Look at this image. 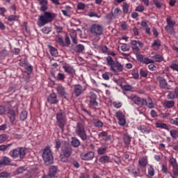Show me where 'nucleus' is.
I'll return each instance as SVG.
<instances>
[{"label":"nucleus","instance_id":"nucleus-29","mask_svg":"<svg viewBox=\"0 0 178 178\" xmlns=\"http://www.w3.org/2000/svg\"><path fill=\"white\" fill-rule=\"evenodd\" d=\"M72 9V8L69 6H65V10H62L61 12L63 13V15H64V16H70V10Z\"/></svg>","mask_w":178,"mask_h":178},{"label":"nucleus","instance_id":"nucleus-55","mask_svg":"<svg viewBox=\"0 0 178 178\" xmlns=\"http://www.w3.org/2000/svg\"><path fill=\"white\" fill-rule=\"evenodd\" d=\"M42 31L44 33V34H49V33H51V27H44L42 29Z\"/></svg>","mask_w":178,"mask_h":178},{"label":"nucleus","instance_id":"nucleus-15","mask_svg":"<svg viewBox=\"0 0 178 178\" xmlns=\"http://www.w3.org/2000/svg\"><path fill=\"white\" fill-rule=\"evenodd\" d=\"M47 101L51 104H58V97H57L56 95L55 94V92L50 94L47 97Z\"/></svg>","mask_w":178,"mask_h":178},{"label":"nucleus","instance_id":"nucleus-2","mask_svg":"<svg viewBox=\"0 0 178 178\" xmlns=\"http://www.w3.org/2000/svg\"><path fill=\"white\" fill-rule=\"evenodd\" d=\"M56 16V15L54 13L44 12L43 15L40 16L38 20V25L39 27H42L43 26H45V24H48V23L53 22Z\"/></svg>","mask_w":178,"mask_h":178},{"label":"nucleus","instance_id":"nucleus-43","mask_svg":"<svg viewBox=\"0 0 178 178\" xmlns=\"http://www.w3.org/2000/svg\"><path fill=\"white\" fill-rule=\"evenodd\" d=\"M135 54H136L137 60H138V62H140L141 63H143V62L145 59L144 56H143L142 54H138V52L135 53Z\"/></svg>","mask_w":178,"mask_h":178},{"label":"nucleus","instance_id":"nucleus-40","mask_svg":"<svg viewBox=\"0 0 178 178\" xmlns=\"http://www.w3.org/2000/svg\"><path fill=\"white\" fill-rule=\"evenodd\" d=\"M116 67L118 72H123V65L118 61L115 62V64L114 65V68Z\"/></svg>","mask_w":178,"mask_h":178},{"label":"nucleus","instance_id":"nucleus-62","mask_svg":"<svg viewBox=\"0 0 178 178\" xmlns=\"http://www.w3.org/2000/svg\"><path fill=\"white\" fill-rule=\"evenodd\" d=\"M10 175L9 173L6 172H3L0 173V177L1 178H8L9 177Z\"/></svg>","mask_w":178,"mask_h":178},{"label":"nucleus","instance_id":"nucleus-38","mask_svg":"<svg viewBox=\"0 0 178 178\" xmlns=\"http://www.w3.org/2000/svg\"><path fill=\"white\" fill-rule=\"evenodd\" d=\"M169 163L170 165H171V166L175 167V166H177V160H176L175 158L174 157H170V160H169Z\"/></svg>","mask_w":178,"mask_h":178},{"label":"nucleus","instance_id":"nucleus-1","mask_svg":"<svg viewBox=\"0 0 178 178\" xmlns=\"http://www.w3.org/2000/svg\"><path fill=\"white\" fill-rule=\"evenodd\" d=\"M9 155L13 159H24L27 155V149L23 147H19L15 149H11Z\"/></svg>","mask_w":178,"mask_h":178},{"label":"nucleus","instance_id":"nucleus-58","mask_svg":"<svg viewBox=\"0 0 178 178\" xmlns=\"http://www.w3.org/2000/svg\"><path fill=\"white\" fill-rule=\"evenodd\" d=\"M170 123L174 126H178V118L170 119Z\"/></svg>","mask_w":178,"mask_h":178},{"label":"nucleus","instance_id":"nucleus-63","mask_svg":"<svg viewBox=\"0 0 178 178\" xmlns=\"http://www.w3.org/2000/svg\"><path fill=\"white\" fill-rule=\"evenodd\" d=\"M102 77L104 79V80H109V72H105L104 74H102Z\"/></svg>","mask_w":178,"mask_h":178},{"label":"nucleus","instance_id":"nucleus-64","mask_svg":"<svg viewBox=\"0 0 178 178\" xmlns=\"http://www.w3.org/2000/svg\"><path fill=\"white\" fill-rule=\"evenodd\" d=\"M67 158H69V157H66L63 154L60 155V159L61 162H65V163L67 162V161H68Z\"/></svg>","mask_w":178,"mask_h":178},{"label":"nucleus","instance_id":"nucleus-21","mask_svg":"<svg viewBox=\"0 0 178 178\" xmlns=\"http://www.w3.org/2000/svg\"><path fill=\"white\" fill-rule=\"evenodd\" d=\"M138 130L141 131L143 134H149V133H152V129L149 127H145L144 125H141L138 128Z\"/></svg>","mask_w":178,"mask_h":178},{"label":"nucleus","instance_id":"nucleus-11","mask_svg":"<svg viewBox=\"0 0 178 178\" xmlns=\"http://www.w3.org/2000/svg\"><path fill=\"white\" fill-rule=\"evenodd\" d=\"M84 91H86V87L80 84H76L74 86V94L75 97H80Z\"/></svg>","mask_w":178,"mask_h":178},{"label":"nucleus","instance_id":"nucleus-18","mask_svg":"<svg viewBox=\"0 0 178 178\" xmlns=\"http://www.w3.org/2000/svg\"><path fill=\"white\" fill-rule=\"evenodd\" d=\"M58 170V168L55 165H51L49 169V172L48 175L44 176L42 178H52L55 175H56V171Z\"/></svg>","mask_w":178,"mask_h":178},{"label":"nucleus","instance_id":"nucleus-32","mask_svg":"<svg viewBox=\"0 0 178 178\" xmlns=\"http://www.w3.org/2000/svg\"><path fill=\"white\" fill-rule=\"evenodd\" d=\"M19 15H12L8 17V22H17L19 20Z\"/></svg>","mask_w":178,"mask_h":178},{"label":"nucleus","instance_id":"nucleus-33","mask_svg":"<svg viewBox=\"0 0 178 178\" xmlns=\"http://www.w3.org/2000/svg\"><path fill=\"white\" fill-rule=\"evenodd\" d=\"M72 147L77 148V147H79L80 145V140L76 138H72Z\"/></svg>","mask_w":178,"mask_h":178},{"label":"nucleus","instance_id":"nucleus-35","mask_svg":"<svg viewBox=\"0 0 178 178\" xmlns=\"http://www.w3.org/2000/svg\"><path fill=\"white\" fill-rule=\"evenodd\" d=\"M154 175H155V170L154 169V168L152 167V165H150L147 172V177H153Z\"/></svg>","mask_w":178,"mask_h":178},{"label":"nucleus","instance_id":"nucleus-42","mask_svg":"<svg viewBox=\"0 0 178 178\" xmlns=\"http://www.w3.org/2000/svg\"><path fill=\"white\" fill-rule=\"evenodd\" d=\"M142 63H145V65H149V63H155V60L148 58H145L143 61H142Z\"/></svg>","mask_w":178,"mask_h":178},{"label":"nucleus","instance_id":"nucleus-39","mask_svg":"<svg viewBox=\"0 0 178 178\" xmlns=\"http://www.w3.org/2000/svg\"><path fill=\"white\" fill-rule=\"evenodd\" d=\"M12 145H13V143H9L7 145H0V151L5 152V151H6V149H8L9 148V147H12Z\"/></svg>","mask_w":178,"mask_h":178},{"label":"nucleus","instance_id":"nucleus-36","mask_svg":"<svg viewBox=\"0 0 178 178\" xmlns=\"http://www.w3.org/2000/svg\"><path fill=\"white\" fill-rule=\"evenodd\" d=\"M152 58L155 62H162L163 60V57L161 54H156Z\"/></svg>","mask_w":178,"mask_h":178},{"label":"nucleus","instance_id":"nucleus-50","mask_svg":"<svg viewBox=\"0 0 178 178\" xmlns=\"http://www.w3.org/2000/svg\"><path fill=\"white\" fill-rule=\"evenodd\" d=\"M140 74L142 77H147L148 76V72L143 68H141L140 70Z\"/></svg>","mask_w":178,"mask_h":178},{"label":"nucleus","instance_id":"nucleus-22","mask_svg":"<svg viewBox=\"0 0 178 178\" xmlns=\"http://www.w3.org/2000/svg\"><path fill=\"white\" fill-rule=\"evenodd\" d=\"M155 126L157 129H163L164 130H169V127L165 123L161 121H158L155 123Z\"/></svg>","mask_w":178,"mask_h":178},{"label":"nucleus","instance_id":"nucleus-56","mask_svg":"<svg viewBox=\"0 0 178 178\" xmlns=\"http://www.w3.org/2000/svg\"><path fill=\"white\" fill-rule=\"evenodd\" d=\"M161 170L164 175H166L168 173V165L166 164H163L161 165Z\"/></svg>","mask_w":178,"mask_h":178},{"label":"nucleus","instance_id":"nucleus-30","mask_svg":"<svg viewBox=\"0 0 178 178\" xmlns=\"http://www.w3.org/2000/svg\"><path fill=\"white\" fill-rule=\"evenodd\" d=\"M99 162L100 163H108L109 162V156H102L99 159Z\"/></svg>","mask_w":178,"mask_h":178},{"label":"nucleus","instance_id":"nucleus-48","mask_svg":"<svg viewBox=\"0 0 178 178\" xmlns=\"http://www.w3.org/2000/svg\"><path fill=\"white\" fill-rule=\"evenodd\" d=\"M94 124L95 127H99V128L102 127V126H104V123H102L99 120H95L94 121Z\"/></svg>","mask_w":178,"mask_h":178},{"label":"nucleus","instance_id":"nucleus-52","mask_svg":"<svg viewBox=\"0 0 178 178\" xmlns=\"http://www.w3.org/2000/svg\"><path fill=\"white\" fill-rule=\"evenodd\" d=\"M8 138V136L6 134H1L0 135V144H2V143H5L6 139Z\"/></svg>","mask_w":178,"mask_h":178},{"label":"nucleus","instance_id":"nucleus-8","mask_svg":"<svg viewBox=\"0 0 178 178\" xmlns=\"http://www.w3.org/2000/svg\"><path fill=\"white\" fill-rule=\"evenodd\" d=\"M62 155H64V156H66V158L70 157L72 155V147H70V145H69L68 143H65L64 145H62Z\"/></svg>","mask_w":178,"mask_h":178},{"label":"nucleus","instance_id":"nucleus-24","mask_svg":"<svg viewBox=\"0 0 178 178\" xmlns=\"http://www.w3.org/2000/svg\"><path fill=\"white\" fill-rule=\"evenodd\" d=\"M138 163L140 166L145 168V166H147V163H148V158L147 156L140 157L138 160Z\"/></svg>","mask_w":178,"mask_h":178},{"label":"nucleus","instance_id":"nucleus-31","mask_svg":"<svg viewBox=\"0 0 178 178\" xmlns=\"http://www.w3.org/2000/svg\"><path fill=\"white\" fill-rule=\"evenodd\" d=\"M163 105L166 108H173V106H175V102L166 100L163 102Z\"/></svg>","mask_w":178,"mask_h":178},{"label":"nucleus","instance_id":"nucleus-16","mask_svg":"<svg viewBox=\"0 0 178 178\" xmlns=\"http://www.w3.org/2000/svg\"><path fill=\"white\" fill-rule=\"evenodd\" d=\"M63 68L64 69L65 73H68V74L73 75L74 74V73H76V70H74V68H73V66L69 64H65L63 66Z\"/></svg>","mask_w":178,"mask_h":178},{"label":"nucleus","instance_id":"nucleus-51","mask_svg":"<svg viewBox=\"0 0 178 178\" xmlns=\"http://www.w3.org/2000/svg\"><path fill=\"white\" fill-rule=\"evenodd\" d=\"M129 48L127 46V44L124 43L122 44L121 46V51H122L123 52H127V51H129Z\"/></svg>","mask_w":178,"mask_h":178},{"label":"nucleus","instance_id":"nucleus-54","mask_svg":"<svg viewBox=\"0 0 178 178\" xmlns=\"http://www.w3.org/2000/svg\"><path fill=\"white\" fill-rule=\"evenodd\" d=\"M88 98H90V101H93L95 99H97V95H95V93L90 92L89 93V96Z\"/></svg>","mask_w":178,"mask_h":178},{"label":"nucleus","instance_id":"nucleus-12","mask_svg":"<svg viewBox=\"0 0 178 178\" xmlns=\"http://www.w3.org/2000/svg\"><path fill=\"white\" fill-rule=\"evenodd\" d=\"M157 80L159 83V86L163 90H172L173 88L168 84V82L166 81V79H165L163 77L159 76L157 78Z\"/></svg>","mask_w":178,"mask_h":178},{"label":"nucleus","instance_id":"nucleus-49","mask_svg":"<svg viewBox=\"0 0 178 178\" xmlns=\"http://www.w3.org/2000/svg\"><path fill=\"white\" fill-rule=\"evenodd\" d=\"M168 99H175V98H177L175 93H173V92H168V94L167 95Z\"/></svg>","mask_w":178,"mask_h":178},{"label":"nucleus","instance_id":"nucleus-3","mask_svg":"<svg viewBox=\"0 0 178 178\" xmlns=\"http://www.w3.org/2000/svg\"><path fill=\"white\" fill-rule=\"evenodd\" d=\"M42 159L46 165H51L54 163V154L49 146L44 148L42 154Z\"/></svg>","mask_w":178,"mask_h":178},{"label":"nucleus","instance_id":"nucleus-44","mask_svg":"<svg viewBox=\"0 0 178 178\" xmlns=\"http://www.w3.org/2000/svg\"><path fill=\"white\" fill-rule=\"evenodd\" d=\"M76 8L78 10H84V9H86V4H84V3L79 2L78 3Z\"/></svg>","mask_w":178,"mask_h":178},{"label":"nucleus","instance_id":"nucleus-10","mask_svg":"<svg viewBox=\"0 0 178 178\" xmlns=\"http://www.w3.org/2000/svg\"><path fill=\"white\" fill-rule=\"evenodd\" d=\"M131 45L134 54H138V52H140V48H138V46L140 47V48H143V47H144V43L140 42V40H131Z\"/></svg>","mask_w":178,"mask_h":178},{"label":"nucleus","instance_id":"nucleus-23","mask_svg":"<svg viewBox=\"0 0 178 178\" xmlns=\"http://www.w3.org/2000/svg\"><path fill=\"white\" fill-rule=\"evenodd\" d=\"M7 113L10 122H15V120H16V111L13 109H9Z\"/></svg>","mask_w":178,"mask_h":178},{"label":"nucleus","instance_id":"nucleus-25","mask_svg":"<svg viewBox=\"0 0 178 178\" xmlns=\"http://www.w3.org/2000/svg\"><path fill=\"white\" fill-rule=\"evenodd\" d=\"M123 140L125 145H129L130 143H131V138L130 137V135H129V133H124Z\"/></svg>","mask_w":178,"mask_h":178},{"label":"nucleus","instance_id":"nucleus-27","mask_svg":"<svg viewBox=\"0 0 178 178\" xmlns=\"http://www.w3.org/2000/svg\"><path fill=\"white\" fill-rule=\"evenodd\" d=\"M0 162L2 165H10V159L9 157L4 156L3 157V159L0 160Z\"/></svg>","mask_w":178,"mask_h":178},{"label":"nucleus","instance_id":"nucleus-4","mask_svg":"<svg viewBox=\"0 0 178 178\" xmlns=\"http://www.w3.org/2000/svg\"><path fill=\"white\" fill-rule=\"evenodd\" d=\"M56 120L58 124V127L63 131L65 124H66V113L65 111L60 110L56 114Z\"/></svg>","mask_w":178,"mask_h":178},{"label":"nucleus","instance_id":"nucleus-57","mask_svg":"<svg viewBox=\"0 0 178 178\" xmlns=\"http://www.w3.org/2000/svg\"><path fill=\"white\" fill-rule=\"evenodd\" d=\"M144 9H145L144 6L139 5L136 8L135 10L136 12H144Z\"/></svg>","mask_w":178,"mask_h":178},{"label":"nucleus","instance_id":"nucleus-5","mask_svg":"<svg viewBox=\"0 0 178 178\" xmlns=\"http://www.w3.org/2000/svg\"><path fill=\"white\" fill-rule=\"evenodd\" d=\"M75 133L76 136H79L81 140L86 141L87 140V134H86V129L84 128V124L81 122H77L75 129Z\"/></svg>","mask_w":178,"mask_h":178},{"label":"nucleus","instance_id":"nucleus-19","mask_svg":"<svg viewBox=\"0 0 178 178\" xmlns=\"http://www.w3.org/2000/svg\"><path fill=\"white\" fill-rule=\"evenodd\" d=\"M94 152H88V153L81 155V159H83V161H91L92 159H94Z\"/></svg>","mask_w":178,"mask_h":178},{"label":"nucleus","instance_id":"nucleus-6","mask_svg":"<svg viewBox=\"0 0 178 178\" xmlns=\"http://www.w3.org/2000/svg\"><path fill=\"white\" fill-rule=\"evenodd\" d=\"M90 33L95 37L101 35L104 33V28L99 24H92L90 28Z\"/></svg>","mask_w":178,"mask_h":178},{"label":"nucleus","instance_id":"nucleus-61","mask_svg":"<svg viewBox=\"0 0 178 178\" xmlns=\"http://www.w3.org/2000/svg\"><path fill=\"white\" fill-rule=\"evenodd\" d=\"M56 41L58 42V44H60V45L65 47V42L63 41V38L59 37L57 38Z\"/></svg>","mask_w":178,"mask_h":178},{"label":"nucleus","instance_id":"nucleus-60","mask_svg":"<svg viewBox=\"0 0 178 178\" xmlns=\"http://www.w3.org/2000/svg\"><path fill=\"white\" fill-rule=\"evenodd\" d=\"M122 13V10L119 8H116L114 10V16H119Z\"/></svg>","mask_w":178,"mask_h":178},{"label":"nucleus","instance_id":"nucleus-7","mask_svg":"<svg viewBox=\"0 0 178 178\" xmlns=\"http://www.w3.org/2000/svg\"><path fill=\"white\" fill-rule=\"evenodd\" d=\"M167 26L165 27V30L170 34H175V24L176 22L172 20L170 17H168L166 19Z\"/></svg>","mask_w":178,"mask_h":178},{"label":"nucleus","instance_id":"nucleus-37","mask_svg":"<svg viewBox=\"0 0 178 178\" xmlns=\"http://www.w3.org/2000/svg\"><path fill=\"white\" fill-rule=\"evenodd\" d=\"M74 51H76V52H83L84 51V45L78 44V45L75 46Z\"/></svg>","mask_w":178,"mask_h":178},{"label":"nucleus","instance_id":"nucleus-47","mask_svg":"<svg viewBox=\"0 0 178 178\" xmlns=\"http://www.w3.org/2000/svg\"><path fill=\"white\" fill-rule=\"evenodd\" d=\"M50 53L52 56H58V50L54 47H50Z\"/></svg>","mask_w":178,"mask_h":178},{"label":"nucleus","instance_id":"nucleus-34","mask_svg":"<svg viewBox=\"0 0 178 178\" xmlns=\"http://www.w3.org/2000/svg\"><path fill=\"white\" fill-rule=\"evenodd\" d=\"M129 8H130V6L127 3L124 2L122 3V10L124 13H129Z\"/></svg>","mask_w":178,"mask_h":178},{"label":"nucleus","instance_id":"nucleus-59","mask_svg":"<svg viewBox=\"0 0 178 178\" xmlns=\"http://www.w3.org/2000/svg\"><path fill=\"white\" fill-rule=\"evenodd\" d=\"M148 69L152 72H155V70H156V66H155L154 63H151L150 65H148Z\"/></svg>","mask_w":178,"mask_h":178},{"label":"nucleus","instance_id":"nucleus-17","mask_svg":"<svg viewBox=\"0 0 178 178\" xmlns=\"http://www.w3.org/2000/svg\"><path fill=\"white\" fill-rule=\"evenodd\" d=\"M55 89L56 90L58 94H59V95L61 97H65L66 95V90L62 84H57Z\"/></svg>","mask_w":178,"mask_h":178},{"label":"nucleus","instance_id":"nucleus-13","mask_svg":"<svg viewBox=\"0 0 178 178\" xmlns=\"http://www.w3.org/2000/svg\"><path fill=\"white\" fill-rule=\"evenodd\" d=\"M115 117L118 120V124H120V126H124V124H126V118H124V115L122 111L116 112Z\"/></svg>","mask_w":178,"mask_h":178},{"label":"nucleus","instance_id":"nucleus-9","mask_svg":"<svg viewBox=\"0 0 178 178\" xmlns=\"http://www.w3.org/2000/svg\"><path fill=\"white\" fill-rule=\"evenodd\" d=\"M128 99H130L135 105H137L138 106H143V101L144 99H141L139 97L131 95L130 96H128Z\"/></svg>","mask_w":178,"mask_h":178},{"label":"nucleus","instance_id":"nucleus-41","mask_svg":"<svg viewBox=\"0 0 178 178\" xmlns=\"http://www.w3.org/2000/svg\"><path fill=\"white\" fill-rule=\"evenodd\" d=\"M106 152V147H99L97 149V154L98 155H104Z\"/></svg>","mask_w":178,"mask_h":178},{"label":"nucleus","instance_id":"nucleus-20","mask_svg":"<svg viewBox=\"0 0 178 178\" xmlns=\"http://www.w3.org/2000/svg\"><path fill=\"white\" fill-rule=\"evenodd\" d=\"M144 105H146V106L149 108V109H152V108L155 107V104H154L152 99L149 97L147 99H143V106Z\"/></svg>","mask_w":178,"mask_h":178},{"label":"nucleus","instance_id":"nucleus-28","mask_svg":"<svg viewBox=\"0 0 178 178\" xmlns=\"http://www.w3.org/2000/svg\"><path fill=\"white\" fill-rule=\"evenodd\" d=\"M161 40L157 39L155 40L154 42L152 44V48H154V49H159V47H161Z\"/></svg>","mask_w":178,"mask_h":178},{"label":"nucleus","instance_id":"nucleus-26","mask_svg":"<svg viewBox=\"0 0 178 178\" xmlns=\"http://www.w3.org/2000/svg\"><path fill=\"white\" fill-rule=\"evenodd\" d=\"M172 173H170L172 178H178V165L172 167Z\"/></svg>","mask_w":178,"mask_h":178},{"label":"nucleus","instance_id":"nucleus-46","mask_svg":"<svg viewBox=\"0 0 178 178\" xmlns=\"http://www.w3.org/2000/svg\"><path fill=\"white\" fill-rule=\"evenodd\" d=\"M20 119L21 120H26L27 119V111H22L20 114Z\"/></svg>","mask_w":178,"mask_h":178},{"label":"nucleus","instance_id":"nucleus-45","mask_svg":"<svg viewBox=\"0 0 178 178\" xmlns=\"http://www.w3.org/2000/svg\"><path fill=\"white\" fill-rule=\"evenodd\" d=\"M170 134L172 138H177L178 137V131L175 129L170 130Z\"/></svg>","mask_w":178,"mask_h":178},{"label":"nucleus","instance_id":"nucleus-14","mask_svg":"<svg viewBox=\"0 0 178 178\" xmlns=\"http://www.w3.org/2000/svg\"><path fill=\"white\" fill-rule=\"evenodd\" d=\"M106 60L107 62V65L110 66V70H111L113 73H118V71L115 68V65L116 64V62L113 60V58H112V57L111 56H108Z\"/></svg>","mask_w":178,"mask_h":178},{"label":"nucleus","instance_id":"nucleus-53","mask_svg":"<svg viewBox=\"0 0 178 178\" xmlns=\"http://www.w3.org/2000/svg\"><path fill=\"white\" fill-rule=\"evenodd\" d=\"M89 104H90V106H93L94 108H95L96 106H98V102H97V99L90 100Z\"/></svg>","mask_w":178,"mask_h":178}]
</instances>
